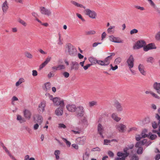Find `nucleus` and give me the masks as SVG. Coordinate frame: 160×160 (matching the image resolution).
<instances>
[{
  "label": "nucleus",
  "mask_w": 160,
  "mask_h": 160,
  "mask_svg": "<svg viewBox=\"0 0 160 160\" xmlns=\"http://www.w3.org/2000/svg\"><path fill=\"white\" fill-rule=\"evenodd\" d=\"M89 61L92 63V64H96L98 63V61L100 60H98L96 59L94 57H90L89 58Z\"/></svg>",
  "instance_id": "nucleus-24"
},
{
  "label": "nucleus",
  "mask_w": 160,
  "mask_h": 160,
  "mask_svg": "<svg viewBox=\"0 0 160 160\" xmlns=\"http://www.w3.org/2000/svg\"><path fill=\"white\" fill-rule=\"evenodd\" d=\"M51 84L49 82L45 83L43 87L44 90L46 92H48L51 89Z\"/></svg>",
  "instance_id": "nucleus-22"
},
{
  "label": "nucleus",
  "mask_w": 160,
  "mask_h": 160,
  "mask_svg": "<svg viewBox=\"0 0 160 160\" xmlns=\"http://www.w3.org/2000/svg\"><path fill=\"white\" fill-rule=\"evenodd\" d=\"M85 140L86 138L84 137H80L77 139L76 141L79 144L83 145L85 142Z\"/></svg>",
  "instance_id": "nucleus-19"
},
{
  "label": "nucleus",
  "mask_w": 160,
  "mask_h": 160,
  "mask_svg": "<svg viewBox=\"0 0 160 160\" xmlns=\"http://www.w3.org/2000/svg\"><path fill=\"white\" fill-rule=\"evenodd\" d=\"M62 139L64 141H65V142L67 146H68L69 147L70 146L71 143V142L69 141H68L66 139L64 138H62Z\"/></svg>",
  "instance_id": "nucleus-45"
},
{
  "label": "nucleus",
  "mask_w": 160,
  "mask_h": 160,
  "mask_svg": "<svg viewBox=\"0 0 160 160\" xmlns=\"http://www.w3.org/2000/svg\"><path fill=\"white\" fill-rule=\"evenodd\" d=\"M81 118H82V119L81 120V121H79V122L78 123V124H79L81 123H85L86 121V119L84 117H81Z\"/></svg>",
  "instance_id": "nucleus-43"
},
{
  "label": "nucleus",
  "mask_w": 160,
  "mask_h": 160,
  "mask_svg": "<svg viewBox=\"0 0 160 160\" xmlns=\"http://www.w3.org/2000/svg\"><path fill=\"white\" fill-rule=\"evenodd\" d=\"M66 108L67 110H76L77 109L83 110V108L82 106H79L77 107L75 104L71 103L67 104Z\"/></svg>",
  "instance_id": "nucleus-7"
},
{
  "label": "nucleus",
  "mask_w": 160,
  "mask_h": 160,
  "mask_svg": "<svg viewBox=\"0 0 160 160\" xmlns=\"http://www.w3.org/2000/svg\"><path fill=\"white\" fill-rule=\"evenodd\" d=\"M151 93V95H152V96L153 97H154L155 98H159V97L156 94H155V93L152 92Z\"/></svg>",
  "instance_id": "nucleus-50"
},
{
  "label": "nucleus",
  "mask_w": 160,
  "mask_h": 160,
  "mask_svg": "<svg viewBox=\"0 0 160 160\" xmlns=\"http://www.w3.org/2000/svg\"><path fill=\"white\" fill-rule=\"evenodd\" d=\"M3 149L5 150V151L6 152L8 153V155L9 156V157L13 160H17V159H16L14 157V156H13L10 152H9V151L7 149V148H6V147H5L4 145H3Z\"/></svg>",
  "instance_id": "nucleus-26"
},
{
  "label": "nucleus",
  "mask_w": 160,
  "mask_h": 160,
  "mask_svg": "<svg viewBox=\"0 0 160 160\" xmlns=\"http://www.w3.org/2000/svg\"><path fill=\"white\" fill-rule=\"evenodd\" d=\"M71 69H75L76 70L78 69L79 65L78 62H72L71 63Z\"/></svg>",
  "instance_id": "nucleus-21"
},
{
  "label": "nucleus",
  "mask_w": 160,
  "mask_h": 160,
  "mask_svg": "<svg viewBox=\"0 0 160 160\" xmlns=\"http://www.w3.org/2000/svg\"><path fill=\"white\" fill-rule=\"evenodd\" d=\"M141 145H144L147 142V140L146 139H143L142 141H140Z\"/></svg>",
  "instance_id": "nucleus-64"
},
{
  "label": "nucleus",
  "mask_w": 160,
  "mask_h": 160,
  "mask_svg": "<svg viewBox=\"0 0 160 160\" xmlns=\"http://www.w3.org/2000/svg\"><path fill=\"white\" fill-rule=\"evenodd\" d=\"M121 58H117L115 60V63L116 64H118L121 61Z\"/></svg>",
  "instance_id": "nucleus-44"
},
{
  "label": "nucleus",
  "mask_w": 160,
  "mask_h": 160,
  "mask_svg": "<svg viewBox=\"0 0 160 160\" xmlns=\"http://www.w3.org/2000/svg\"><path fill=\"white\" fill-rule=\"evenodd\" d=\"M63 75L65 78H67L69 77V74L68 72H64L63 73Z\"/></svg>",
  "instance_id": "nucleus-58"
},
{
  "label": "nucleus",
  "mask_w": 160,
  "mask_h": 160,
  "mask_svg": "<svg viewBox=\"0 0 160 160\" xmlns=\"http://www.w3.org/2000/svg\"><path fill=\"white\" fill-rule=\"evenodd\" d=\"M58 128H66V126L63 123H59L58 124Z\"/></svg>",
  "instance_id": "nucleus-54"
},
{
  "label": "nucleus",
  "mask_w": 160,
  "mask_h": 160,
  "mask_svg": "<svg viewBox=\"0 0 160 160\" xmlns=\"http://www.w3.org/2000/svg\"><path fill=\"white\" fill-rule=\"evenodd\" d=\"M115 128L117 131L121 132H123L126 126L122 124H119L116 125Z\"/></svg>",
  "instance_id": "nucleus-11"
},
{
  "label": "nucleus",
  "mask_w": 160,
  "mask_h": 160,
  "mask_svg": "<svg viewBox=\"0 0 160 160\" xmlns=\"http://www.w3.org/2000/svg\"><path fill=\"white\" fill-rule=\"evenodd\" d=\"M106 36V33L105 32H103L102 34V40H103L105 38Z\"/></svg>",
  "instance_id": "nucleus-62"
},
{
  "label": "nucleus",
  "mask_w": 160,
  "mask_h": 160,
  "mask_svg": "<svg viewBox=\"0 0 160 160\" xmlns=\"http://www.w3.org/2000/svg\"><path fill=\"white\" fill-rule=\"evenodd\" d=\"M100 150H101V149H100V148H99L98 147H96L95 148H93V149H92L91 150V151H97L99 152L100 151Z\"/></svg>",
  "instance_id": "nucleus-52"
},
{
  "label": "nucleus",
  "mask_w": 160,
  "mask_h": 160,
  "mask_svg": "<svg viewBox=\"0 0 160 160\" xmlns=\"http://www.w3.org/2000/svg\"><path fill=\"white\" fill-rule=\"evenodd\" d=\"M51 57H48L46 59V60L42 63L41 65L42 68H43L51 60Z\"/></svg>",
  "instance_id": "nucleus-29"
},
{
  "label": "nucleus",
  "mask_w": 160,
  "mask_h": 160,
  "mask_svg": "<svg viewBox=\"0 0 160 160\" xmlns=\"http://www.w3.org/2000/svg\"><path fill=\"white\" fill-rule=\"evenodd\" d=\"M153 88L157 91V92L160 94V83L155 82L153 85Z\"/></svg>",
  "instance_id": "nucleus-17"
},
{
  "label": "nucleus",
  "mask_w": 160,
  "mask_h": 160,
  "mask_svg": "<svg viewBox=\"0 0 160 160\" xmlns=\"http://www.w3.org/2000/svg\"><path fill=\"white\" fill-rule=\"evenodd\" d=\"M18 22L24 27H26L27 26V23L25 21L21 19L18 20Z\"/></svg>",
  "instance_id": "nucleus-38"
},
{
  "label": "nucleus",
  "mask_w": 160,
  "mask_h": 160,
  "mask_svg": "<svg viewBox=\"0 0 160 160\" xmlns=\"http://www.w3.org/2000/svg\"><path fill=\"white\" fill-rule=\"evenodd\" d=\"M141 142L140 141L136 143L135 144V146L136 148H138L139 147V146H142Z\"/></svg>",
  "instance_id": "nucleus-63"
},
{
  "label": "nucleus",
  "mask_w": 160,
  "mask_h": 160,
  "mask_svg": "<svg viewBox=\"0 0 160 160\" xmlns=\"http://www.w3.org/2000/svg\"><path fill=\"white\" fill-rule=\"evenodd\" d=\"M66 49L70 55H73L76 52V48L71 44L68 43L66 45Z\"/></svg>",
  "instance_id": "nucleus-4"
},
{
  "label": "nucleus",
  "mask_w": 160,
  "mask_h": 160,
  "mask_svg": "<svg viewBox=\"0 0 160 160\" xmlns=\"http://www.w3.org/2000/svg\"><path fill=\"white\" fill-rule=\"evenodd\" d=\"M146 61L148 62H150L152 63L154 62V59L152 57H149L147 58Z\"/></svg>",
  "instance_id": "nucleus-37"
},
{
  "label": "nucleus",
  "mask_w": 160,
  "mask_h": 160,
  "mask_svg": "<svg viewBox=\"0 0 160 160\" xmlns=\"http://www.w3.org/2000/svg\"><path fill=\"white\" fill-rule=\"evenodd\" d=\"M23 114L26 119L29 120L31 118L32 113L30 111H24Z\"/></svg>",
  "instance_id": "nucleus-20"
},
{
  "label": "nucleus",
  "mask_w": 160,
  "mask_h": 160,
  "mask_svg": "<svg viewBox=\"0 0 160 160\" xmlns=\"http://www.w3.org/2000/svg\"><path fill=\"white\" fill-rule=\"evenodd\" d=\"M25 82V80L24 78H20L18 81L16 83V86L17 87L18 86L22 83L23 82Z\"/></svg>",
  "instance_id": "nucleus-32"
},
{
  "label": "nucleus",
  "mask_w": 160,
  "mask_h": 160,
  "mask_svg": "<svg viewBox=\"0 0 160 160\" xmlns=\"http://www.w3.org/2000/svg\"><path fill=\"white\" fill-rule=\"evenodd\" d=\"M142 150L143 148L142 147H139L137 151V153L138 154H142Z\"/></svg>",
  "instance_id": "nucleus-41"
},
{
  "label": "nucleus",
  "mask_w": 160,
  "mask_h": 160,
  "mask_svg": "<svg viewBox=\"0 0 160 160\" xmlns=\"http://www.w3.org/2000/svg\"><path fill=\"white\" fill-rule=\"evenodd\" d=\"M40 11L41 13L43 15L48 16L51 14L50 10L44 7H41L40 8Z\"/></svg>",
  "instance_id": "nucleus-8"
},
{
  "label": "nucleus",
  "mask_w": 160,
  "mask_h": 160,
  "mask_svg": "<svg viewBox=\"0 0 160 160\" xmlns=\"http://www.w3.org/2000/svg\"><path fill=\"white\" fill-rule=\"evenodd\" d=\"M52 101L55 105L59 106L60 109H63L64 108V103L63 100H61L59 98H55L53 99Z\"/></svg>",
  "instance_id": "nucleus-2"
},
{
  "label": "nucleus",
  "mask_w": 160,
  "mask_h": 160,
  "mask_svg": "<svg viewBox=\"0 0 160 160\" xmlns=\"http://www.w3.org/2000/svg\"><path fill=\"white\" fill-rule=\"evenodd\" d=\"M76 15L82 21H84V19L82 18L81 15L79 13H77Z\"/></svg>",
  "instance_id": "nucleus-59"
},
{
  "label": "nucleus",
  "mask_w": 160,
  "mask_h": 160,
  "mask_svg": "<svg viewBox=\"0 0 160 160\" xmlns=\"http://www.w3.org/2000/svg\"><path fill=\"white\" fill-rule=\"evenodd\" d=\"M139 158L138 156L136 154H134L132 155L130 160H139Z\"/></svg>",
  "instance_id": "nucleus-36"
},
{
  "label": "nucleus",
  "mask_w": 160,
  "mask_h": 160,
  "mask_svg": "<svg viewBox=\"0 0 160 160\" xmlns=\"http://www.w3.org/2000/svg\"><path fill=\"white\" fill-rule=\"evenodd\" d=\"M34 118L39 125H40L43 121L42 116L39 115H36L34 117Z\"/></svg>",
  "instance_id": "nucleus-16"
},
{
  "label": "nucleus",
  "mask_w": 160,
  "mask_h": 160,
  "mask_svg": "<svg viewBox=\"0 0 160 160\" xmlns=\"http://www.w3.org/2000/svg\"><path fill=\"white\" fill-rule=\"evenodd\" d=\"M54 75V74L53 72H50L48 74V78H51V77H53Z\"/></svg>",
  "instance_id": "nucleus-53"
},
{
  "label": "nucleus",
  "mask_w": 160,
  "mask_h": 160,
  "mask_svg": "<svg viewBox=\"0 0 160 160\" xmlns=\"http://www.w3.org/2000/svg\"><path fill=\"white\" fill-rule=\"evenodd\" d=\"M152 127L154 129H156L157 128V124L155 122H152Z\"/></svg>",
  "instance_id": "nucleus-57"
},
{
  "label": "nucleus",
  "mask_w": 160,
  "mask_h": 160,
  "mask_svg": "<svg viewBox=\"0 0 160 160\" xmlns=\"http://www.w3.org/2000/svg\"><path fill=\"white\" fill-rule=\"evenodd\" d=\"M138 31V30L136 29H133L130 31V33L132 35L137 33Z\"/></svg>",
  "instance_id": "nucleus-46"
},
{
  "label": "nucleus",
  "mask_w": 160,
  "mask_h": 160,
  "mask_svg": "<svg viewBox=\"0 0 160 160\" xmlns=\"http://www.w3.org/2000/svg\"><path fill=\"white\" fill-rule=\"evenodd\" d=\"M32 75L33 76H36L38 75V72L36 70H33L32 71Z\"/></svg>",
  "instance_id": "nucleus-60"
},
{
  "label": "nucleus",
  "mask_w": 160,
  "mask_h": 160,
  "mask_svg": "<svg viewBox=\"0 0 160 160\" xmlns=\"http://www.w3.org/2000/svg\"><path fill=\"white\" fill-rule=\"evenodd\" d=\"M110 54V55L105 58L103 61L100 60L98 61V64L101 66H106L109 64L110 60L112 59V56L115 55L114 53H111Z\"/></svg>",
  "instance_id": "nucleus-1"
},
{
  "label": "nucleus",
  "mask_w": 160,
  "mask_h": 160,
  "mask_svg": "<svg viewBox=\"0 0 160 160\" xmlns=\"http://www.w3.org/2000/svg\"><path fill=\"white\" fill-rule=\"evenodd\" d=\"M125 152H118L117 153V156L119 157L116 158L115 160H125L126 158L129 155V153L128 152L124 150Z\"/></svg>",
  "instance_id": "nucleus-5"
},
{
  "label": "nucleus",
  "mask_w": 160,
  "mask_h": 160,
  "mask_svg": "<svg viewBox=\"0 0 160 160\" xmlns=\"http://www.w3.org/2000/svg\"><path fill=\"white\" fill-rule=\"evenodd\" d=\"M138 69L140 73L142 75L145 76L146 74V71L143 65L140 64L138 66Z\"/></svg>",
  "instance_id": "nucleus-14"
},
{
  "label": "nucleus",
  "mask_w": 160,
  "mask_h": 160,
  "mask_svg": "<svg viewBox=\"0 0 160 160\" xmlns=\"http://www.w3.org/2000/svg\"><path fill=\"white\" fill-rule=\"evenodd\" d=\"M108 154L109 156V157L111 158H113L114 155L113 153L111 151H108Z\"/></svg>",
  "instance_id": "nucleus-49"
},
{
  "label": "nucleus",
  "mask_w": 160,
  "mask_h": 160,
  "mask_svg": "<svg viewBox=\"0 0 160 160\" xmlns=\"http://www.w3.org/2000/svg\"><path fill=\"white\" fill-rule=\"evenodd\" d=\"M134 61V59L132 55H130L127 61V62L129 69H131L133 67Z\"/></svg>",
  "instance_id": "nucleus-9"
},
{
  "label": "nucleus",
  "mask_w": 160,
  "mask_h": 160,
  "mask_svg": "<svg viewBox=\"0 0 160 160\" xmlns=\"http://www.w3.org/2000/svg\"><path fill=\"white\" fill-rule=\"evenodd\" d=\"M135 8L137 9H140L141 10H144V9L143 7H141L140 6H135Z\"/></svg>",
  "instance_id": "nucleus-61"
},
{
  "label": "nucleus",
  "mask_w": 160,
  "mask_h": 160,
  "mask_svg": "<svg viewBox=\"0 0 160 160\" xmlns=\"http://www.w3.org/2000/svg\"><path fill=\"white\" fill-rule=\"evenodd\" d=\"M89 154L86 152L83 155V160H87L89 158Z\"/></svg>",
  "instance_id": "nucleus-35"
},
{
  "label": "nucleus",
  "mask_w": 160,
  "mask_h": 160,
  "mask_svg": "<svg viewBox=\"0 0 160 160\" xmlns=\"http://www.w3.org/2000/svg\"><path fill=\"white\" fill-rule=\"evenodd\" d=\"M2 8L3 12L6 13L8 8V5L6 1L4 2L2 5Z\"/></svg>",
  "instance_id": "nucleus-18"
},
{
  "label": "nucleus",
  "mask_w": 160,
  "mask_h": 160,
  "mask_svg": "<svg viewBox=\"0 0 160 160\" xmlns=\"http://www.w3.org/2000/svg\"><path fill=\"white\" fill-rule=\"evenodd\" d=\"M25 55L26 57L28 58L31 59L33 58L32 55L28 52H25Z\"/></svg>",
  "instance_id": "nucleus-33"
},
{
  "label": "nucleus",
  "mask_w": 160,
  "mask_h": 160,
  "mask_svg": "<svg viewBox=\"0 0 160 160\" xmlns=\"http://www.w3.org/2000/svg\"><path fill=\"white\" fill-rule=\"evenodd\" d=\"M115 26H110L107 30V32L109 34H112L114 33L115 32Z\"/></svg>",
  "instance_id": "nucleus-23"
},
{
  "label": "nucleus",
  "mask_w": 160,
  "mask_h": 160,
  "mask_svg": "<svg viewBox=\"0 0 160 160\" xmlns=\"http://www.w3.org/2000/svg\"><path fill=\"white\" fill-rule=\"evenodd\" d=\"M98 133L99 134L102 138H103L104 136L102 135L103 131V128L102 125L100 123L98 124Z\"/></svg>",
  "instance_id": "nucleus-15"
},
{
  "label": "nucleus",
  "mask_w": 160,
  "mask_h": 160,
  "mask_svg": "<svg viewBox=\"0 0 160 160\" xmlns=\"http://www.w3.org/2000/svg\"><path fill=\"white\" fill-rule=\"evenodd\" d=\"M109 40L111 42L116 43H122V41L118 37H115L113 35H110L109 37Z\"/></svg>",
  "instance_id": "nucleus-12"
},
{
  "label": "nucleus",
  "mask_w": 160,
  "mask_h": 160,
  "mask_svg": "<svg viewBox=\"0 0 160 160\" xmlns=\"http://www.w3.org/2000/svg\"><path fill=\"white\" fill-rule=\"evenodd\" d=\"M38 51L40 53L43 55H46L47 53V52L44 51L42 49H39Z\"/></svg>",
  "instance_id": "nucleus-48"
},
{
  "label": "nucleus",
  "mask_w": 160,
  "mask_h": 160,
  "mask_svg": "<svg viewBox=\"0 0 160 160\" xmlns=\"http://www.w3.org/2000/svg\"><path fill=\"white\" fill-rule=\"evenodd\" d=\"M58 70L64 69L65 68V66L64 65L60 64L58 65Z\"/></svg>",
  "instance_id": "nucleus-42"
},
{
  "label": "nucleus",
  "mask_w": 160,
  "mask_h": 160,
  "mask_svg": "<svg viewBox=\"0 0 160 160\" xmlns=\"http://www.w3.org/2000/svg\"><path fill=\"white\" fill-rule=\"evenodd\" d=\"M155 38L157 40H160V31L158 32L155 35Z\"/></svg>",
  "instance_id": "nucleus-47"
},
{
  "label": "nucleus",
  "mask_w": 160,
  "mask_h": 160,
  "mask_svg": "<svg viewBox=\"0 0 160 160\" xmlns=\"http://www.w3.org/2000/svg\"><path fill=\"white\" fill-rule=\"evenodd\" d=\"M86 34L87 35H94L96 33V32L94 30H90L86 32Z\"/></svg>",
  "instance_id": "nucleus-34"
},
{
  "label": "nucleus",
  "mask_w": 160,
  "mask_h": 160,
  "mask_svg": "<svg viewBox=\"0 0 160 160\" xmlns=\"http://www.w3.org/2000/svg\"><path fill=\"white\" fill-rule=\"evenodd\" d=\"M46 106V102L45 101L42 102L38 106V108L39 110H44Z\"/></svg>",
  "instance_id": "nucleus-27"
},
{
  "label": "nucleus",
  "mask_w": 160,
  "mask_h": 160,
  "mask_svg": "<svg viewBox=\"0 0 160 160\" xmlns=\"http://www.w3.org/2000/svg\"><path fill=\"white\" fill-rule=\"evenodd\" d=\"M149 135L150 136V138L152 140L155 139L157 137L156 135L154 134H152L151 132L149 133Z\"/></svg>",
  "instance_id": "nucleus-39"
},
{
  "label": "nucleus",
  "mask_w": 160,
  "mask_h": 160,
  "mask_svg": "<svg viewBox=\"0 0 160 160\" xmlns=\"http://www.w3.org/2000/svg\"><path fill=\"white\" fill-rule=\"evenodd\" d=\"M63 111H55V113L57 116H61L63 114Z\"/></svg>",
  "instance_id": "nucleus-40"
},
{
  "label": "nucleus",
  "mask_w": 160,
  "mask_h": 160,
  "mask_svg": "<svg viewBox=\"0 0 160 160\" xmlns=\"http://www.w3.org/2000/svg\"><path fill=\"white\" fill-rule=\"evenodd\" d=\"M112 105L118 110H122L124 109V106L121 104L117 99H115L111 102Z\"/></svg>",
  "instance_id": "nucleus-3"
},
{
  "label": "nucleus",
  "mask_w": 160,
  "mask_h": 160,
  "mask_svg": "<svg viewBox=\"0 0 160 160\" xmlns=\"http://www.w3.org/2000/svg\"><path fill=\"white\" fill-rule=\"evenodd\" d=\"M98 104L97 102L96 101H92L89 102H88V105L89 107H92L94 106L97 105Z\"/></svg>",
  "instance_id": "nucleus-31"
},
{
  "label": "nucleus",
  "mask_w": 160,
  "mask_h": 160,
  "mask_svg": "<svg viewBox=\"0 0 160 160\" xmlns=\"http://www.w3.org/2000/svg\"><path fill=\"white\" fill-rule=\"evenodd\" d=\"M17 120L21 123L24 122H26L25 119L19 115H17Z\"/></svg>",
  "instance_id": "nucleus-30"
},
{
  "label": "nucleus",
  "mask_w": 160,
  "mask_h": 160,
  "mask_svg": "<svg viewBox=\"0 0 160 160\" xmlns=\"http://www.w3.org/2000/svg\"><path fill=\"white\" fill-rule=\"evenodd\" d=\"M76 115L78 118L82 117L84 113V111H76Z\"/></svg>",
  "instance_id": "nucleus-25"
},
{
  "label": "nucleus",
  "mask_w": 160,
  "mask_h": 160,
  "mask_svg": "<svg viewBox=\"0 0 160 160\" xmlns=\"http://www.w3.org/2000/svg\"><path fill=\"white\" fill-rule=\"evenodd\" d=\"M84 11L85 13L89 17L93 19L96 18L97 17V13L93 11L90 10L89 9H85Z\"/></svg>",
  "instance_id": "nucleus-6"
},
{
  "label": "nucleus",
  "mask_w": 160,
  "mask_h": 160,
  "mask_svg": "<svg viewBox=\"0 0 160 160\" xmlns=\"http://www.w3.org/2000/svg\"><path fill=\"white\" fill-rule=\"evenodd\" d=\"M92 64H87L86 65L84 66L83 67L84 70H87L89 67H90Z\"/></svg>",
  "instance_id": "nucleus-56"
},
{
  "label": "nucleus",
  "mask_w": 160,
  "mask_h": 160,
  "mask_svg": "<svg viewBox=\"0 0 160 160\" xmlns=\"http://www.w3.org/2000/svg\"><path fill=\"white\" fill-rule=\"evenodd\" d=\"M71 2L73 5H74L75 6L77 7H79L81 8H83L84 9H85L86 8V7H84V6H83L81 4L78 3L75 1H71Z\"/></svg>",
  "instance_id": "nucleus-28"
},
{
  "label": "nucleus",
  "mask_w": 160,
  "mask_h": 160,
  "mask_svg": "<svg viewBox=\"0 0 160 160\" xmlns=\"http://www.w3.org/2000/svg\"><path fill=\"white\" fill-rule=\"evenodd\" d=\"M110 66L111 67V69L112 70L114 71L117 69L118 68V66L117 65H115L114 67H113L112 64H110Z\"/></svg>",
  "instance_id": "nucleus-51"
},
{
  "label": "nucleus",
  "mask_w": 160,
  "mask_h": 160,
  "mask_svg": "<svg viewBox=\"0 0 160 160\" xmlns=\"http://www.w3.org/2000/svg\"><path fill=\"white\" fill-rule=\"evenodd\" d=\"M156 47L154 44L152 43H150L143 47L144 50L145 51H147L149 50L156 49Z\"/></svg>",
  "instance_id": "nucleus-13"
},
{
  "label": "nucleus",
  "mask_w": 160,
  "mask_h": 160,
  "mask_svg": "<svg viewBox=\"0 0 160 160\" xmlns=\"http://www.w3.org/2000/svg\"><path fill=\"white\" fill-rule=\"evenodd\" d=\"M71 131L73 132L75 134H79L80 132V130L79 129V128H78V129L77 131H75V130H72Z\"/></svg>",
  "instance_id": "nucleus-55"
},
{
  "label": "nucleus",
  "mask_w": 160,
  "mask_h": 160,
  "mask_svg": "<svg viewBox=\"0 0 160 160\" xmlns=\"http://www.w3.org/2000/svg\"><path fill=\"white\" fill-rule=\"evenodd\" d=\"M146 45V43L144 41L140 40L138 41L133 46L134 49H138L143 47Z\"/></svg>",
  "instance_id": "nucleus-10"
}]
</instances>
